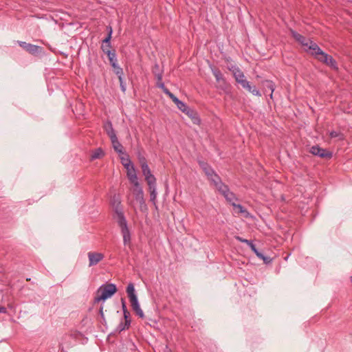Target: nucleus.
Instances as JSON below:
<instances>
[{
	"instance_id": "obj_1",
	"label": "nucleus",
	"mask_w": 352,
	"mask_h": 352,
	"mask_svg": "<svg viewBox=\"0 0 352 352\" xmlns=\"http://www.w3.org/2000/svg\"><path fill=\"white\" fill-rule=\"evenodd\" d=\"M117 292L115 284L107 283L102 285L97 290L94 302L98 303L101 300H105L112 296Z\"/></svg>"
},
{
	"instance_id": "obj_2",
	"label": "nucleus",
	"mask_w": 352,
	"mask_h": 352,
	"mask_svg": "<svg viewBox=\"0 0 352 352\" xmlns=\"http://www.w3.org/2000/svg\"><path fill=\"white\" fill-rule=\"evenodd\" d=\"M126 292L129 298L133 310L135 311V314L138 316H139L140 318H144V314L140 307L137 296L135 294V288L133 283H130L128 285Z\"/></svg>"
},
{
	"instance_id": "obj_3",
	"label": "nucleus",
	"mask_w": 352,
	"mask_h": 352,
	"mask_svg": "<svg viewBox=\"0 0 352 352\" xmlns=\"http://www.w3.org/2000/svg\"><path fill=\"white\" fill-rule=\"evenodd\" d=\"M116 214L118 216V223L121 229V232L123 236V241L124 244L130 242L131 241V233L127 226V222L124 217V215L122 212L118 211L116 209Z\"/></svg>"
},
{
	"instance_id": "obj_4",
	"label": "nucleus",
	"mask_w": 352,
	"mask_h": 352,
	"mask_svg": "<svg viewBox=\"0 0 352 352\" xmlns=\"http://www.w3.org/2000/svg\"><path fill=\"white\" fill-rule=\"evenodd\" d=\"M310 153L314 155H316L325 159H331L333 156L332 152L320 148L318 145L311 146L310 148Z\"/></svg>"
},
{
	"instance_id": "obj_5",
	"label": "nucleus",
	"mask_w": 352,
	"mask_h": 352,
	"mask_svg": "<svg viewBox=\"0 0 352 352\" xmlns=\"http://www.w3.org/2000/svg\"><path fill=\"white\" fill-rule=\"evenodd\" d=\"M87 256L89 258V267L97 265L104 258V256L102 253L96 252H89L87 253Z\"/></svg>"
},
{
	"instance_id": "obj_6",
	"label": "nucleus",
	"mask_w": 352,
	"mask_h": 352,
	"mask_svg": "<svg viewBox=\"0 0 352 352\" xmlns=\"http://www.w3.org/2000/svg\"><path fill=\"white\" fill-rule=\"evenodd\" d=\"M226 199V201L232 204V203H234V201L238 200L235 194L230 190V188L228 185H225L222 187V188L219 191Z\"/></svg>"
},
{
	"instance_id": "obj_7",
	"label": "nucleus",
	"mask_w": 352,
	"mask_h": 352,
	"mask_svg": "<svg viewBox=\"0 0 352 352\" xmlns=\"http://www.w3.org/2000/svg\"><path fill=\"white\" fill-rule=\"evenodd\" d=\"M237 83L240 84L241 86L248 90L249 92L252 93L253 95L256 96H261V94L255 87H252L250 85V82L247 80L246 78L242 80H239Z\"/></svg>"
},
{
	"instance_id": "obj_8",
	"label": "nucleus",
	"mask_w": 352,
	"mask_h": 352,
	"mask_svg": "<svg viewBox=\"0 0 352 352\" xmlns=\"http://www.w3.org/2000/svg\"><path fill=\"white\" fill-rule=\"evenodd\" d=\"M133 193L134 195L135 200L139 202L140 206L144 204L145 201L144 198V192L140 183H138V186H134L133 189Z\"/></svg>"
},
{
	"instance_id": "obj_9",
	"label": "nucleus",
	"mask_w": 352,
	"mask_h": 352,
	"mask_svg": "<svg viewBox=\"0 0 352 352\" xmlns=\"http://www.w3.org/2000/svg\"><path fill=\"white\" fill-rule=\"evenodd\" d=\"M228 69L232 72L233 77L236 82L239 80H244L245 78L244 73L240 69L239 67L235 65L228 66Z\"/></svg>"
},
{
	"instance_id": "obj_10",
	"label": "nucleus",
	"mask_w": 352,
	"mask_h": 352,
	"mask_svg": "<svg viewBox=\"0 0 352 352\" xmlns=\"http://www.w3.org/2000/svg\"><path fill=\"white\" fill-rule=\"evenodd\" d=\"M208 179L210 182L218 191H219L223 186L226 184L222 182L221 177L214 172L211 176L208 177Z\"/></svg>"
},
{
	"instance_id": "obj_11",
	"label": "nucleus",
	"mask_w": 352,
	"mask_h": 352,
	"mask_svg": "<svg viewBox=\"0 0 352 352\" xmlns=\"http://www.w3.org/2000/svg\"><path fill=\"white\" fill-rule=\"evenodd\" d=\"M142 173L144 176L145 177V180L148 185L155 184L156 183V178L155 176L151 173V170L148 167V166H144V167L141 168Z\"/></svg>"
},
{
	"instance_id": "obj_12",
	"label": "nucleus",
	"mask_w": 352,
	"mask_h": 352,
	"mask_svg": "<svg viewBox=\"0 0 352 352\" xmlns=\"http://www.w3.org/2000/svg\"><path fill=\"white\" fill-rule=\"evenodd\" d=\"M192 120L193 124L199 125L201 124V119L197 111L188 107L184 112Z\"/></svg>"
},
{
	"instance_id": "obj_13",
	"label": "nucleus",
	"mask_w": 352,
	"mask_h": 352,
	"mask_svg": "<svg viewBox=\"0 0 352 352\" xmlns=\"http://www.w3.org/2000/svg\"><path fill=\"white\" fill-rule=\"evenodd\" d=\"M103 128L109 137L110 140L117 137L111 121L107 120L105 123H104Z\"/></svg>"
},
{
	"instance_id": "obj_14",
	"label": "nucleus",
	"mask_w": 352,
	"mask_h": 352,
	"mask_svg": "<svg viewBox=\"0 0 352 352\" xmlns=\"http://www.w3.org/2000/svg\"><path fill=\"white\" fill-rule=\"evenodd\" d=\"M292 35L293 38L297 41L298 43H300L302 45L307 47L308 46V44L309 43V40H307L304 36L300 34L299 33L292 30L291 31Z\"/></svg>"
},
{
	"instance_id": "obj_15",
	"label": "nucleus",
	"mask_w": 352,
	"mask_h": 352,
	"mask_svg": "<svg viewBox=\"0 0 352 352\" xmlns=\"http://www.w3.org/2000/svg\"><path fill=\"white\" fill-rule=\"evenodd\" d=\"M217 89L223 91L224 93L228 94L230 92L231 85L227 82L226 79L224 78L219 82L216 85Z\"/></svg>"
},
{
	"instance_id": "obj_16",
	"label": "nucleus",
	"mask_w": 352,
	"mask_h": 352,
	"mask_svg": "<svg viewBox=\"0 0 352 352\" xmlns=\"http://www.w3.org/2000/svg\"><path fill=\"white\" fill-rule=\"evenodd\" d=\"M309 50H311V54L312 56L316 57L317 55H320L322 50L319 47V46L312 41H309L308 46H307Z\"/></svg>"
},
{
	"instance_id": "obj_17",
	"label": "nucleus",
	"mask_w": 352,
	"mask_h": 352,
	"mask_svg": "<svg viewBox=\"0 0 352 352\" xmlns=\"http://www.w3.org/2000/svg\"><path fill=\"white\" fill-rule=\"evenodd\" d=\"M262 85L263 86L264 91H265L267 89L270 90L271 94L270 95V97L271 99L273 98V92L275 90V84L273 81L270 80H265L262 81Z\"/></svg>"
},
{
	"instance_id": "obj_18",
	"label": "nucleus",
	"mask_w": 352,
	"mask_h": 352,
	"mask_svg": "<svg viewBox=\"0 0 352 352\" xmlns=\"http://www.w3.org/2000/svg\"><path fill=\"white\" fill-rule=\"evenodd\" d=\"M148 190L150 192V201L153 204L155 208H157L156 204L157 192H156V183L155 184L148 185Z\"/></svg>"
},
{
	"instance_id": "obj_19",
	"label": "nucleus",
	"mask_w": 352,
	"mask_h": 352,
	"mask_svg": "<svg viewBox=\"0 0 352 352\" xmlns=\"http://www.w3.org/2000/svg\"><path fill=\"white\" fill-rule=\"evenodd\" d=\"M126 175L129 180V182L133 185V186H138V179L135 173V170L134 168L128 170L126 171Z\"/></svg>"
},
{
	"instance_id": "obj_20",
	"label": "nucleus",
	"mask_w": 352,
	"mask_h": 352,
	"mask_svg": "<svg viewBox=\"0 0 352 352\" xmlns=\"http://www.w3.org/2000/svg\"><path fill=\"white\" fill-rule=\"evenodd\" d=\"M105 153L102 148H98L91 151L90 155V160L94 161L97 159H101L104 156Z\"/></svg>"
},
{
	"instance_id": "obj_21",
	"label": "nucleus",
	"mask_w": 352,
	"mask_h": 352,
	"mask_svg": "<svg viewBox=\"0 0 352 352\" xmlns=\"http://www.w3.org/2000/svg\"><path fill=\"white\" fill-rule=\"evenodd\" d=\"M111 142L113 146V149L116 152H117L119 154H124V147L120 144V142L118 141V138H114L113 139H111Z\"/></svg>"
},
{
	"instance_id": "obj_22",
	"label": "nucleus",
	"mask_w": 352,
	"mask_h": 352,
	"mask_svg": "<svg viewBox=\"0 0 352 352\" xmlns=\"http://www.w3.org/2000/svg\"><path fill=\"white\" fill-rule=\"evenodd\" d=\"M107 56L109 60V63L112 67H115L117 64L116 53L115 50H112V52H107Z\"/></svg>"
},
{
	"instance_id": "obj_23",
	"label": "nucleus",
	"mask_w": 352,
	"mask_h": 352,
	"mask_svg": "<svg viewBox=\"0 0 352 352\" xmlns=\"http://www.w3.org/2000/svg\"><path fill=\"white\" fill-rule=\"evenodd\" d=\"M232 206L235 210H237L236 212L239 214H243L245 217H248L249 212L248 210L241 204H236L235 203H232Z\"/></svg>"
},
{
	"instance_id": "obj_24",
	"label": "nucleus",
	"mask_w": 352,
	"mask_h": 352,
	"mask_svg": "<svg viewBox=\"0 0 352 352\" xmlns=\"http://www.w3.org/2000/svg\"><path fill=\"white\" fill-rule=\"evenodd\" d=\"M152 72L158 81H161L162 80V72L160 71V66L158 64H155L153 66L152 69Z\"/></svg>"
},
{
	"instance_id": "obj_25",
	"label": "nucleus",
	"mask_w": 352,
	"mask_h": 352,
	"mask_svg": "<svg viewBox=\"0 0 352 352\" xmlns=\"http://www.w3.org/2000/svg\"><path fill=\"white\" fill-rule=\"evenodd\" d=\"M41 49L40 46L29 43L26 51L32 55H35L41 51Z\"/></svg>"
},
{
	"instance_id": "obj_26",
	"label": "nucleus",
	"mask_w": 352,
	"mask_h": 352,
	"mask_svg": "<svg viewBox=\"0 0 352 352\" xmlns=\"http://www.w3.org/2000/svg\"><path fill=\"white\" fill-rule=\"evenodd\" d=\"M212 72L215 77L217 82L225 78L220 69L215 67L212 68Z\"/></svg>"
},
{
	"instance_id": "obj_27",
	"label": "nucleus",
	"mask_w": 352,
	"mask_h": 352,
	"mask_svg": "<svg viewBox=\"0 0 352 352\" xmlns=\"http://www.w3.org/2000/svg\"><path fill=\"white\" fill-rule=\"evenodd\" d=\"M331 57V56L326 54L325 52H324L323 51L321 52V54H320V55H317L315 58H316L318 60H319L320 62L322 63L323 64H325L327 63V60H329V58H330Z\"/></svg>"
},
{
	"instance_id": "obj_28",
	"label": "nucleus",
	"mask_w": 352,
	"mask_h": 352,
	"mask_svg": "<svg viewBox=\"0 0 352 352\" xmlns=\"http://www.w3.org/2000/svg\"><path fill=\"white\" fill-rule=\"evenodd\" d=\"M331 57V56L326 54L325 52H324L323 51L321 52V54H320V55H317L315 58H316L318 60H319L320 62L322 63L323 64H325L327 63V60H329V58H330Z\"/></svg>"
},
{
	"instance_id": "obj_29",
	"label": "nucleus",
	"mask_w": 352,
	"mask_h": 352,
	"mask_svg": "<svg viewBox=\"0 0 352 352\" xmlns=\"http://www.w3.org/2000/svg\"><path fill=\"white\" fill-rule=\"evenodd\" d=\"M131 326L130 322H121L117 327L116 331L120 333L124 330L129 329Z\"/></svg>"
},
{
	"instance_id": "obj_30",
	"label": "nucleus",
	"mask_w": 352,
	"mask_h": 352,
	"mask_svg": "<svg viewBox=\"0 0 352 352\" xmlns=\"http://www.w3.org/2000/svg\"><path fill=\"white\" fill-rule=\"evenodd\" d=\"M326 65L329 66L331 69L337 71L338 69V64L336 60L331 56L329 60H327V63H326Z\"/></svg>"
},
{
	"instance_id": "obj_31",
	"label": "nucleus",
	"mask_w": 352,
	"mask_h": 352,
	"mask_svg": "<svg viewBox=\"0 0 352 352\" xmlns=\"http://www.w3.org/2000/svg\"><path fill=\"white\" fill-rule=\"evenodd\" d=\"M329 136L331 138H338L340 140H343L344 139V135L340 131H332L329 133Z\"/></svg>"
},
{
	"instance_id": "obj_32",
	"label": "nucleus",
	"mask_w": 352,
	"mask_h": 352,
	"mask_svg": "<svg viewBox=\"0 0 352 352\" xmlns=\"http://www.w3.org/2000/svg\"><path fill=\"white\" fill-rule=\"evenodd\" d=\"M107 30L108 31V34H107V37L102 41V43L111 44L110 41L111 39L113 30H112V28L109 25L107 27Z\"/></svg>"
},
{
	"instance_id": "obj_33",
	"label": "nucleus",
	"mask_w": 352,
	"mask_h": 352,
	"mask_svg": "<svg viewBox=\"0 0 352 352\" xmlns=\"http://www.w3.org/2000/svg\"><path fill=\"white\" fill-rule=\"evenodd\" d=\"M258 258L262 259L265 264H269L272 262V259L268 256H265L262 252H258L256 254Z\"/></svg>"
},
{
	"instance_id": "obj_34",
	"label": "nucleus",
	"mask_w": 352,
	"mask_h": 352,
	"mask_svg": "<svg viewBox=\"0 0 352 352\" xmlns=\"http://www.w3.org/2000/svg\"><path fill=\"white\" fill-rule=\"evenodd\" d=\"M258 258L262 259L265 264H269L272 262V259L268 256H265L262 252H258L256 254Z\"/></svg>"
},
{
	"instance_id": "obj_35",
	"label": "nucleus",
	"mask_w": 352,
	"mask_h": 352,
	"mask_svg": "<svg viewBox=\"0 0 352 352\" xmlns=\"http://www.w3.org/2000/svg\"><path fill=\"white\" fill-rule=\"evenodd\" d=\"M115 67H113L114 69V72L118 76V78H120L123 76V69L120 67L118 66V63L116 64Z\"/></svg>"
},
{
	"instance_id": "obj_36",
	"label": "nucleus",
	"mask_w": 352,
	"mask_h": 352,
	"mask_svg": "<svg viewBox=\"0 0 352 352\" xmlns=\"http://www.w3.org/2000/svg\"><path fill=\"white\" fill-rule=\"evenodd\" d=\"M122 155H123L120 157V161L122 165H125L126 164L130 163V162H131L127 153L124 152V154Z\"/></svg>"
},
{
	"instance_id": "obj_37",
	"label": "nucleus",
	"mask_w": 352,
	"mask_h": 352,
	"mask_svg": "<svg viewBox=\"0 0 352 352\" xmlns=\"http://www.w3.org/2000/svg\"><path fill=\"white\" fill-rule=\"evenodd\" d=\"M166 95L173 100V102L176 105L181 101L173 93H171L170 91H167Z\"/></svg>"
},
{
	"instance_id": "obj_38",
	"label": "nucleus",
	"mask_w": 352,
	"mask_h": 352,
	"mask_svg": "<svg viewBox=\"0 0 352 352\" xmlns=\"http://www.w3.org/2000/svg\"><path fill=\"white\" fill-rule=\"evenodd\" d=\"M111 44L102 43L101 50L105 54H107V52H112V50H111Z\"/></svg>"
},
{
	"instance_id": "obj_39",
	"label": "nucleus",
	"mask_w": 352,
	"mask_h": 352,
	"mask_svg": "<svg viewBox=\"0 0 352 352\" xmlns=\"http://www.w3.org/2000/svg\"><path fill=\"white\" fill-rule=\"evenodd\" d=\"M176 106L183 113L189 107L182 101H180Z\"/></svg>"
},
{
	"instance_id": "obj_40",
	"label": "nucleus",
	"mask_w": 352,
	"mask_h": 352,
	"mask_svg": "<svg viewBox=\"0 0 352 352\" xmlns=\"http://www.w3.org/2000/svg\"><path fill=\"white\" fill-rule=\"evenodd\" d=\"M204 172V173L206 174V175L207 176V177H208L209 176H211L215 171L214 170V169L210 166H208L206 168H205V170H203Z\"/></svg>"
},
{
	"instance_id": "obj_41",
	"label": "nucleus",
	"mask_w": 352,
	"mask_h": 352,
	"mask_svg": "<svg viewBox=\"0 0 352 352\" xmlns=\"http://www.w3.org/2000/svg\"><path fill=\"white\" fill-rule=\"evenodd\" d=\"M157 86L160 88H161L163 91V92L166 95L167 91H169L164 85V83L162 82V80L161 81H158L157 82Z\"/></svg>"
},
{
	"instance_id": "obj_42",
	"label": "nucleus",
	"mask_w": 352,
	"mask_h": 352,
	"mask_svg": "<svg viewBox=\"0 0 352 352\" xmlns=\"http://www.w3.org/2000/svg\"><path fill=\"white\" fill-rule=\"evenodd\" d=\"M138 161L140 164V166L141 168L144 167V166H148V164H147V160L146 159V157L144 156L143 157H140L138 158Z\"/></svg>"
},
{
	"instance_id": "obj_43",
	"label": "nucleus",
	"mask_w": 352,
	"mask_h": 352,
	"mask_svg": "<svg viewBox=\"0 0 352 352\" xmlns=\"http://www.w3.org/2000/svg\"><path fill=\"white\" fill-rule=\"evenodd\" d=\"M123 316L125 322H130V323L131 322V314L129 311L124 312Z\"/></svg>"
},
{
	"instance_id": "obj_44",
	"label": "nucleus",
	"mask_w": 352,
	"mask_h": 352,
	"mask_svg": "<svg viewBox=\"0 0 352 352\" xmlns=\"http://www.w3.org/2000/svg\"><path fill=\"white\" fill-rule=\"evenodd\" d=\"M120 82V89L123 92L126 91V85L124 83L123 78H118Z\"/></svg>"
},
{
	"instance_id": "obj_45",
	"label": "nucleus",
	"mask_w": 352,
	"mask_h": 352,
	"mask_svg": "<svg viewBox=\"0 0 352 352\" xmlns=\"http://www.w3.org/2000/svg\"><path fill=\"white\" fill-rule=\"evenodd\" d=\"M236 239L240 242L246 243L248 245H249V244L252 242L250 240L243 239L242 237L239 236H236Z\"/></svg>"
},
{
	"instance_id": "obj_46",
	"label": "nucleus",
	"mask_w": 352,
	"mask_h": 352,
	"mask_svg": "<svg viewBox=\"0 0 352 352\" xmlns=\"http://www.w3.org/2000/svg\"><path fill=\"white\" fill-rule=\"evenodd\" d=\"M18 44L19 45L20 47L23 48L25 50H27L28 46L29 45V43H27L26 42H24V41H18Z\"/></svg>"
},
{
	"instance_id": "obj_47",
	"label": "nucleus",
	"mask_w": 352,
	"mask_h": 352,
	"mask_svg": "<svg viewBox=\"0 0 352 352\" xmlns=\"http://www.w3.org/2000/svg\"><path fill=\"white\" fill-rule=\"evenodd\" d=\"M251 250L256 254L259 251L256 248L255 245L252 243V241L248 245Z\"/></svg>"
},
{
	"instance_id": "obj_48",
	"label": "nucleus",
	"mask_w": 352,
	"mask_h": 352,
	"mask_svg": "<svg viewBox=\"0 0 352 352\" xmlns=\"http://www.w3.org/2000/svg\"><path fill=\"white\" fill-rule=\"evenodd\" d=\"M199 165L203 170H205V168H206L208 166H210L208 163L201 161L199 162Z\"/></svg>"
},
{
	"instance_id": "obj_49",
	"label": "nucleus",
	"mask_w": 352,
	"mask_h": 352,
	"mask_svg": "<svg viewBox=\"0 0 352 352\" xmlns=\"http://www.w3.org/2000/svg\"><path fill=\"white\" fill-rule=\"evenodd\" d=\"M123 166L126 168V171L134 168V166L131 162H130V163L126 164L125 165H123Z\"/></svg>"
},
{
	"instance_id": "obj_50",
	"label": "nucleus",
	"mask_w": 352,
	"mask_h": 352,
	"mask_svg": "<svg viewBox=\"0 0 352 352\" xmlns=\"http://www.w3.org/2000/svg\"><path fill=\"white\" fill-rule=\"evenodd\" d=\"M122 309L123 313L129 311L127 309V307L126 306V303H125L124 298H122Z\"/></svg>"
},
{
	"instance_id": "obj_51",
	"label": "nucleus",
	"mask_w": 352,
	"mask_h": 352,
	"mask_svg": "<svg viewBox=\"0 0 352 352\" xmlns=\"http://www.w3.org/2000/svg\"><path fill=\"white\" fill-rule=\"evenodd\" d=\"M6 314L7 313V309L3 307V306H1L0 305V314Z\"/></svg>"
},
{
	"instance_id": "obj_52",
	"label": "nucleus",
	"mask_w": 352,
	"mask_h": 352,
	"mask_svg": "<svg viewBox=\"0 0 352 352\" xmlns=\"http://www.w3.org/2000/svg\"><path fill=\"white\" fill-rule=\"evenodd\" d=\"M99 314L101 316V317L104 319V313H103V307H102V306H101L100 308Z\"/></svg>"
},
{
	"instance_id": "obj_53",
	"label": "nucleus",
	"mask_w": 352,
	"mask_h": 352,
	"mask_svg": "<svg viewBox=\"0 0 352 352\" xmlns=\"http://www.w3.org/2000/svg\"><path fill=\"white\" fill-rule=\"evenodd\" d=\"M144 155H142V149L140 150H138V152H137V157H138V159L140 157H143Z\"/></svg>"
},
{
	"instance_id": "obj_54",
	"label": "nucleus",
	"mask_w": 352,
	"mask_h": 352,
	"mask_svg": "<svg viewBox=\"0 0 352 352\" xmlns=\"http://www.w3.org/2000/svg\"><path fill=\"white\" fill-rule=\"evenodd\" d=\"M351 283H352V276L351 277Z\"/></svg>"
}]
</instances>
